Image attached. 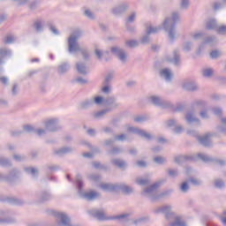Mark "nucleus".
Returning <instances> with one entry per match:
<instances>
[{"label":"nucleus","mask_w":226,"mask_h":226,"mask_svg":"<svg viewBox=\"0 0 226 226\" xmlns=\"http://www.w3.org/2000/svg\"><path fill=\"white\" fill-rule=\"evenodd\" d=\"M181 20V16L178 11H173L171 17H168L162 23V27L168 33L169 39L171 41L176 40V26Z\"/></svg>","instance_id":"1"},{"label":"nucleus","mask_w":226,"mask_h":226,"mask_svg":"<svg viewBox=\"0 0 226 226\" xmlns=\"http://www.w3.org/2000/svg\"><path fill=\"white\" fill-rule=\"evenodd\" d=\"M87 214L90 215L93 218H95V220H98L99 222H107L109 220H119V222H128V216L130 215L128 214H123L115 216H109L103 210H98V209H90L87 211Z\"/></svg>","instance_id":"2"},{"label":"nucleus","mask_w":226,"mask_h":226,"mask_svg":"<svg viewBox=\"0 0 226 226\" xmlns=\"http://www.w3.org/2000/svg\"><path fill=\"white\" fill-rule=\"evenodd\" d=\"M76 186L78 189V193L81 199H84L85 200H88L91 202L92 200H95V199H98L100 197V193L91 191L88 192H84V182L82 181V176L80 174H78L76 176Z\"/></svg>","instance_id":"3"},{"label":"nucleus","mask_w":226,"mask_h":226,"mask_svg":"<svg viewBox=\"0 0 226 226\" xmlns=\"http://www.w3.org/2000/svg\"><path fill=\"white\" fill-rule=\"evenodd\" d=\"M160 182H156L152 185L146 187L141 192V195L143 197H147V199H150L152 202H155V200H158L159 199H162V197H163V194H159L157 191L158 188H160Z\"/></svg>","instance_id":"4"},{"label":"nucleus","mask_w":226,"mask_h":226,"mask_svg":"<svg viewBox=\"0 0 226 226\" xmlns=\"http://www.w3.org/2000/svg\"><path fill=\"white\" fill-rule=\"evenodd\" d=\"M150 102L156 107H161L162 109H171L173 112H181V110H183V106L174 107L172 102L162 100L158 96H151Z\"/></svg>","instance_id":"5"},{"label":"nucleus","mask_w":226,"mask_h":226,"mask_svg":"<svg viewBox=\"0 0 226 226\" xmlns=\"http://www.w3.org/2000/svg\"><path fill=\"white\" fill-rule=\"evenodd\" d=\"M162 26H155V27L151 26H147L146 34L140 38V43H142V45H147L151 43V34H156V33H158L159 31H162Z\"/></svg>","instance_id":"6"},{"label":"nucleus","mask_w":226,"mask_h":226,"mask_svg":"<svg viewBox=\"0 0 226 226\" xmlns=\"http://www.w3.org/2000/svg\"><path fill=\"white\" fill-rule=\"evenodd\" d=\"M84 34L82 30L76 29L68 38V50H73L75 47H79V39Z\"/></svg>","instance_id":"7"},{"label":"nucleus","mask_w":226,"mask_h":226,"mask_svg":"<svg viewBox=\"0 0 226 226\" xmlns=\"http://www.w3.org/2000/svg\"><path fill=\"white\" fill-rule=\"evenodd\" d=\"M53 215L59 220L58 225L60 226H80L79 224L72 225V219L63 212H53Z\"/></svg>","instance_id":"8"},{"label":"nucleus","mask_w":226,"mask_h":226,"mask_svg":"<svg viewBox=\"0 0 226 226\" xmlns=\"http://www.w3.org/2000/svg\"><path fill=\"white\" fill-rule=\"evenodd\" d=\"M121 106V103L117 102V98L114 95L108 96L104 100V107L106 108V110H109V112H112V110H116V109H119Z\"/></svg>","instance_id":"9"},{"label":"nucleus","mask_w":226,"mask_h":226,"mask_svg":"<svg viewBox=\"0 0 226 226\" xmlns=\"http://www.w3.org/2000/svg\"><path fill=\"white\" fill-rule=\"evenodd\" d=\"M127 132L130 133H134L135 135H139L141 137V139H146V140H153V139H154L151 133L138 127L130 126L127 128Z\"/></svg>","instance_id":"10"},{"label":"nucleus","mask_w":226,"mask_h":226,"mask_svg":"<svg viewBox=\"0 0 226 226\" xmlns=\"http://www.w3.org/2000/svg\"><path fill=\"white\" fill-rule=\"evenodd\" d=\"M44 126L47 132H59V130L63 128V126L59 124V119L57 118H51L49 120H47L44 123Z\"/></svg>","instance_id":"11"},{"label":"nucleus","mask_w":226,"mask_h":226,"mask_svg":"<svg viewBox=\"0 0 226 226\" xmlns=\"http://www.w3.org/2000/svg\"><path fill=\"white\" fill-rule=\"evenodd\" d=\"M20 171L18 169H12L8 175H3V180L9 185H13L16 179H19Z\"/></svg>","instance_id":"12"},{"label":"nucleus","mask_w":226,"mask_h":226,"mask_svg":"<svg viewBox=\"0 0 226 226\" xmlns=\"http://www.w3.org/2000/svg\"><path fill=\"white\" fill-rule=\"evenodd\" d=\"M110 52L113 56H117L122 63H126V51L119 46H113L110 48Z\"/></svg>","instance_id":"13"},{"label":"nucleus","mask_w":226,"mask_h":226,"mask_svg":"<svg viewBox=\"0 0 226 226\" xmlns=\"http://www.w3.org/2000/svg\"><path fill=\"white\" fill-rule=\"evenodd\" d=\"M197 156L200 160H201V162H205V163H207V162H213L214 163H217L218 165H221V166H225L226 164L225 160L212 158L204 154H198Z\"/></svg>","instance_id":"14"},{"label":"nucleus","mask_w":226,"mask_h":226,"mask_svg":"<svg viewBox=\"0 0 226 226\" xmlns=\"http://www.w3.org/2000/svg\"><path fill=\"white\" fill-rule=\"evenodd\" d=\"M11 213L9 210L0 211V223H15V218L10 217Z\"/></svg>","instance_id":"15"},{"label":"nucleus","mask_w":226,"mask_h":226,"mask_svg":"<svg viewBox=\"0 0 226 226\" xmlns=\"http://www.w3.org/2000/svg\"><path fill=\"white\" fill-rule=\"evenodd\" d=\"M169 63L174 64V66H181V53L179 49H174L172 53V57H168Z\"/></svg>","instance_id":"16"},{"label":"nucleus","mask_w":226,"mask_h":226,"mask_svg":"<svg viewBox=\"0 0 226 226\" xmlns=\"http://www.w3.org/2000/svg\"><path fill=\"white\" fill-rule=\"evenodd\" d=\"M24 132H26V133H37L39 137H41V135H45L46 133L45 129H34L31 124L23 125V133Z\"/></svg>","instance_id":"17"},{"label":"nucleus","mask_w":226,"mask_h":226,"mask_svg":"<svg viewBox=\"0 0 226 226\" xmlns=\"http://www.w3.org/2000/svg\"><path fill=\"white\" fill-rule=\"evenodd\" d=\"M128 8H130V5L127 3H123L117 7L112 9L113 15H123V13L126 12L128 11Z\"/></svg>","instance_id":"18"},{"label":"nucleus","mask_w":226,"mask_h":226,"mask_svg":"<svg viewBox=\"0 0 226 226\" xmlns=\"http://www.w3.org/2000/svg\"><path fill=\"white\" fill-rule=\"evenodd\" d=\"M100 188H102L103 192L112 193L113 192H118V184H101Z\"/></svg>","instance_id":"19"},{"label":"nucleus","mask_w":226,"mask_h":226,"mask_svg":"<svg viewBox=\"0 0 226 226\" xmlns=\"http://www.w3.org/2000/svg\"><path fill=\"white\" fill-rule=\"evenodd\" d=\"M195 160H197V157L193 155H178L175 157V162L178 164L185 163V162H193Z\"/></svg>","instance_id":"20"},{"label":"nucleus","mask_w":226,"mask_h":226,"mask_svg":"<svg viewBox=\"0 0 226 226\" xmlns=\"http://www.w3.org/2000/svg\"><path fill=\"white\" fill-rule=\"evenodd\" d=\"M160 77H162L166 82H172V72L169 68H164L160 71Z\"/></svg>","instance_id":"21"},{"label":"nucleus","mask_w":226,"mask_h":226,"mask_svg":"<svg viewBox=\"0 0 226 226\" xmlns=\"http://www.w3.org/2000/svg\"><path fill=\"white\" fill-rule=\"evenodd\" d=\"M71 54L73 52H80V54L83 56V59L85 61H89V52L87 49L80 48V46H76L74 49L68 50Z\"/></svg>","instance_id":"22"},{"label":"nucleus","mask_w":226,"mask_h":226,"mask_svg":"<svg viewBox=\"0 0 226 226\" xmlns=\"http://www.w3.org/2000/svg\"><path fill=\"white\" fill-rule=\"evenodd\" d=\"M93 105H94V101H93V99H87L79 102L78 109L79 110H87V109L93 107Z\"/></svg>","instance_id":"23"},{"label":"nucleus","mask_w":226,"mask_h":226,"mask_svg":"<svg viewBox=\"0 0 226 226\" xmlns=\"http://www.w3.org/2000/svg\"><path fill=\"white\" fill-rule=\"evenodd\" d=\"M0 200L1 202H8V204H12L13 206H22L24 204L22 200L17 198L5 197L4 199H0Z\"/></svg>","instance_id":"24"},{"label":"nucleus","mask_w":226,"mask_h":226,"mask_svg":"<svg viewBox=\"0 0 226 226\" xmlns=\"http://www.w3.org/2000/svg\"><path fill=\"white\" fill-rule=\"evenodd\" d=\"M185 121L188 123V124H192V123H197L198 124H200V119L197 118L192 111H189L185 114Z\"/></svg>","instance_id":"25"},{"label":"nucleus","mask_w":226,"mask_h":226,"mask_svg":"<svg viewBox=\"0 0 226 226\" xmlns=\"http://www.w3.org/2000/svg\"><path fill=\"white\" fill-rule=\"evenodd\" d=\"M70 64L68 62H64L58 65L57 72L59 75H64V73L70 72Z\"/></svg>","instance_id":"26"},{"label":"nucleus","mask_w":226,"mask_h":226,"mask_svg":"<svg viewBox=\"0 0 226 226\" xmlns=\"http://www.w3.org/2000/svg\"><path fill=\"white\" fill-rule=\"evenodd\" d=\"M76 69L79 75H87V66H86V63L78 62L76 64Z\"/></svg>","instance_id":"27"},{"label":"nucleus","mask_w":226,"mask_h":226,"mask_svg":"<svg viewBox=\"0 0 226 226\" xmlns=\"http://www.w3.org/2000/svg\"><path fill=\"white\" fill-rule=\"evenodd\" d=\"M211 137V135L207 134L203 137H198V141L200 142V144H201V146H204V147H209L211 146V141L209 140V138Z\"/></svg>","instance_id":"28"},{"label":"nucleus","mask_w":226,"mask_h":226,"mask_svg":"<svg viewBox=\"0 0 226 226\" xmlns=\"http://www.w3.org/2000/svg\"><path fill=\"white\" fill-rule=\"evenodd\" d=\"M34 29L36 33H43V19H38L34 22L33 25Z\"/></svg>","instance_id":"29"},{"label":"nucleus","mask_w":226,"mask_h":226,"mask_svg":"<svg viewBox=\"0 0 226 226\" xmlns=\"http://www.w3.org/2000/svg\"><path fill=\"white\" fill-rule=\"evenodd\" d=\"M172 210V207L170 206H164V207H160L154 210V215H160V213H162L167 216L169 215L170 211Z\"/></svg>","instance_id":"30"},{"label":"nucleus","mask_w":226,"mask_h":226,"mask_svg":"<svg viewBox=\"0 0 226 226\" xmlns=\"http://www.w3.org/2000/svg\"><path fill=\"white\" fill-rule=\"evenodd\" d=\"M118 192H123L125 195H130V193H133V188L124 184H118Z\"/></svg>","instance_id":"31"},{"label":"nucleus","mask_w":226,"mask_h":226,"mask_svg":"<svg viewBox=\"0 0 226 226\" xmlns=\"http://www.w3.org/2000/svg\"><path fill=\"white\" fill-rule=\"evenodd\" d=\"M52 200V194L48 191H42L39 195V202H47Z\"/></svg>","instance_id":"32"},{"label":"nucleus","mask_w":226,"mask_h":226,"mask_svg":"<svg viewBox=\"0 0 226 226\" xmlns=\"http://www.w3.org/2000/svg\"><path fill=\"white\" fill-rule=\"evenodd\" d=\"M73 151V148L70 147H64L62 148H59L58 150H55V154H57V156H63L64 154H68V153H72Z\"/></svg>","instance_id":"33"},{"label":"nucleus","mask_w":226,"mask_h":226,"mask_svg":"<svg viewBox=\"0 0 226 226\" xmlns=\"http://www.w3.org/2000/svg\"><path fill=\"white\" fill-rule=\"evenodd\" d=\"M183 87L185 91H197V84L193 81L184 82Z\"/></svg>","instance_id":"34"},{"label":"nucleus","mask_w":226,"mask_h":226,"mask_svg":"<svg viewBox=\"0 0 226 226\" xmlns=\"http://www.w3.org/2000/svg\"><path fill=\"white\" fill-rule=\"evenodd\" d=\"M24 170L26 172V174H31L32 177H34L35 179L38 177V174H40L38 169L34 167H26L24 168Z\"/></svg>","instance_id":"35"},{"label":"nucleus","mask_w":226,"mask_h":226,"mask_svg":"<svg viewBox=\"0 0 226 226\" xmlns=\"http://www.w3.org/2000/svg\"><path fill=\"white\" fill-rule=\"evenodd\" d=\"M207 29L211 30H218V24L216 23V19H209L206 24Z\"/></svg>","instance_id":"36"},{"label":"nucleus","mask_w":226,"mask_h":226,"mask_svg":"<svg viewBox=\"0 0 226 226\" xmlns=\"http://www.w3.org/2000/svg\"><path fill=\"white\" fill-rule=\"evenodd\" d=\"M111 163L115 165V167H118V169H124V167H126V162L121 159H112Z\"/></svg>","instance_id":"37"},{"label":"nucleus","mask_w":226,"mask_h":226,"mask_svg":"<svg viewBox=\"0 0 226 226\" xmlns=\"http://www.w3.org/2000/svg\"><path fill=\"white\" fill-rule=\"evenodd\" d=\"M60 167L58 165H46L45 172L49 176V174H52V172H56L59 170Z\"/></svg>","instance_id":"38"},{"label":"nucleus","mask_w":226,"mask_h":226,"mask_svg":"<svg viewBox=\"0 0 226 226\" xmlns=\"http://www.w3.org/2000/svg\"><path fill=\"white\" fill-rule=\"evenodd\" d=\"M109 111L107 109H102L100 111L94 113V119H102V117H104L106 114H109Z\"/></svg>","instance_id":"39"},{"label":"nucleus","mask_w":226,"mask_h":226,"mask_svg":"<svg viewBox=\"0 0 226 226\" xmlns=\"http://www.w3.org/2000/svg\"><path fill=\"white\" fill-rule=\"evenodd\" d=\"M149 216L139 217L132 221L133 225H142V223H147L149 222Z\"/></svg>","instance_id":"40"},{"label":"nucleus","mask_w":226,"mask_h":226,"mask_svg":"<svg viewBox=\"0 0 226 226\" xmlns=\"http://www.w3.org/2000/svg\"><path fill=\"white\" fill-rule=\"evenodd\" d=\"M215 43H216V37L215 36H208L205 38L203 41V45H210L211 47H213Z\"/></svg>","instance_id":"41"},{"label":"nucleus","mask_w":226,"mask_h":226,"mask_svg":"<svg viewBox=\"0 0 226 226\" xmlns=\"http://www.w3.org/2000/svg\"><path fill=\"white\" fill-rule=\"evenodd\" d=\"M136 183L139 185V186H149L151 180H149V178H137Z\"/></svg>","instance_id":"42"},{"label":"nucleus","mask_w":226,"mask_h":226,"mask_svg":"<svg viewBox=\"0 0 226 226\" xmlns=\"http://www.w3.org/2000/svg\"><path fill=\"white\" fill-rule=\"evenodd\" d=\"M169 177H172V179H176L177 176H179V170L177 169H168L167 170Z\"/></svg>","instance_id":"43"},{"label":"nucleus","mask_w":226,"mask_h":226,"mask_svg":"<svg viewBox=\"0 0 226 226\" xmlns=\"http://www.w3.org/2000/svg\"><path fill=\"white\" fill-rule=\"evenodd\" d=\"M125 47H128V49H136V47H139V41L128 40L125 41Z\"/></svg>","instance_id":"44"},{"label":"nucleus","mask_w":226,"mask_h":226,"mask_svg":"<svg viewBox=\"0 0 226 226\" xmlns=\"http://www.w3.org/2000/svg\"><path fill=\"white\" fill-rule=\"evenodd\" d=\"M0 166L1 167H11V162L8 158L0 156Z\"/></svg>","instance_id":"45"},{"label":"nucleus","mask_w":226,"mask_h":226,"mask_svg":"<svg viewBox=\"0 0 226 226\" xmlns=\"http://www.w3.org/2000/svg\"><path fill=\"white\" fill-rule=\"evenodd\" d=\"M114 79V72H109L103 81L104 86H109L110 82H112V79Z\"/></svg>","instance_id":"46"},{"label":"nucleus","mask_w":226,"mask_h":226,"mask_svg":"<svg viewBox=\"0 0 226 226\" xmlns=\"http://www.w3.org/2000/svg\"><path fill=\"white\" fill-rule=\"evenodd\" d=\"M166 220H169V222H172V220H177V218H180L176 215V213L170 211L169 214L165 215Z\"/></svg>","instance_id":"47"},{"label":"nucleus","mask_w":226,"mask_h":226,"mask_svg":"<svg viewBox=\"0 0 226 226\" xmlns=\"http://www.w3.org/2000/svg\"><path fill=\"white\" fill-rule=\"evenodd\" d=\"M188 190H190V185H188V182H183L180 185V192H182V193H188Z\"/></svg>","instance_id":"48"},{"label":"nucleus","mask_w":226,"mask_h":226,"mask_svg":"<svg viewBox=\"0 0 226 226\" xmlns=\"http://www.w3.org/2000/svg\"><path fill=\"white\" fill-rule=\"evenodd\" d=\"M94 103H95V105H102V103H103V105H105V98L102 97V96H95L93 99Z\"/></svg>","instance_id":"49"},{"label":"nucleus","mask_w":226,"mask_h":226,"mask_svg":"<svg viewBox=\"0 0 226 226\" xmlns=\"http://www.w3.org/2000/svg\"><path fill=\"white\" fill-rule=\"evenodd\" d=\"M190 8V0H181L180 1V9L188 10Z\"/></svg>","instance_id":"50"},{"label":"nucleus","mask_w":226,"mask_h":226,"mask_svg":"<svg viewBox=\"0 0 226 226\" xmlns=\"http://www.w3.org/2000/svg\"><path fill=\"white\" fill-rule=\"evenodd\" d=\"M123 149L119 147H113L108 153L109 154H119V153H122Z\"/></svg>","instance_id":"51"},{"label":"nucleus","mask_w":226,"mask_h":226,"mask_svg":"<svg viewBox=\"0 0 226 226\" xmlns=\"http://www.w3.org/2000/svg\"><path fill=\"white\" fill-rule=\"evenodd\" d=\"M90 181H94V183H99L102 180V177L98 174H92L88 176Z\"/></svg>","instance_id":"52"},{"label":"nucleus","mask_w":226,"mask_h":226,"mask_svg":"<svg viewBox=\"0 0 226 226\" xmlns=\"http://www.w3.org/2000/svg\"><path fill=\"white\" fill-rule=\"evenodd\" d=\"M137 19V12H132V14L127 18L126 24H133Z\"/></svg>","instance_id":"53"},{"label":"nucleus","mask_w":226,"mask_h":226,"mask_svg":"<svg viewBox=\"0 0 226 226\" xmlns=\"http://www.w3.org/2000/svg\"><path fill=\"white\" fill-rule=\"evenodd\" d=\"M186 224L184 222H181V217H177L174 222H170V226H185Z\"/></svg>","instance_id":"54"},{"label":"nucleus","mask_w":226,"mask_h":226,"mask_svg":"<svg viewBox=\"0 0 226 226\" xmlns=\"http://www.w3.org/2000/svg\"><path fill=\"white\" fill-rule=\"evenodd\" d=\"M6 56H11V50L7 49H0V57H6Z\"/></svg>","instance_id":"55"},{"label":"nucleus","mask_w":226,"mask_h":226,"mask_svg":"<svg viewBox=\"0 0 226 226\" xmlns=\"http://www.w3.org/2000/svg\"><path fill=\"white\" fill-rule=\"evenodd\" d=\"M194 105H197L200 109H206V107H207V102L206 101L199 100L194 102Z\"/></svg>","instance_id":"56"},{"label":"nucleus","mask_w":226,"mask_h":226,"mask_svg":"<svg viewBox=\"0 0 226 226\" xmlns=\"http://www.w3.org/2000/svg\"><path fill=\"white\" fill-rule=\"evenodd\" d=\"M154 163H157V165H163L165 163V157L162 156H155L154 158Z\"/></svg>","instance_id":"57"},{"label":"nucleus","mask_w":226,"mask_h":226,"mask_svg":"<svg viewBox=\"0 0 226 226\" xmlns=\"http://www.w3.org/2000/svg\"><path fill=\"white\" fill-rule=\"evenodd\" d=\"M215 188H219V189L225 188V182H223V180L222 179H216L215 181Z\"/></svg>","instance_id":"58"},{"label":"nucleus","mask_w":226,"mask_h":226,"mask_svg":"<svg viewBox=\"0 0 226 226\" xmlns=\"http://www.w3.org/2000/svg\"><path fill=\"white\" fill-rule=\"evenodd\" d=\"M38 4H40V1L38 0H34L32 1L29 4H28V8L29 10H36V8H38Z\"/></svg>","instance_id":"59"},{"label":"nucleus","mask_w":226,"mask_h":226,"mask_svg":"<svg viewBox=\"0 0 226 226\" xmlns=\"http://www.w3.org/2000/svg\"><path fill=\"white\" fill-rule=\"evenodd\" d=\"M166 126H168V128H172L173 126H176V124H177V121L174 118H171L170 120H167L165 122Z\"/></svg>","instance_id":"60"},{"label":"nucleus","mask_w":226,"mask_h":226,"mask_svg":"<svg viewBox=\"0 0 226 226\" xmlns=\"http://www.w3.org/2000/svg\"><path fill=\"white\" fill-rule=\"evenodd\" d=\"M145 121H147V117L146 116H138L134 117L135 123H144Z\"/></svg>","instance_id":"61"},{"label":"nucleus","mask_w":226,"mask_h":226,"mask_svg":"<svg viewBox=\"0 0 226 226\" xmlns=\"http://www.w3.org/2000/svg\"><path fill=\"white\" fill-rule=\"evenodd\" d=\"M11 137H20L22 133H24V131L22 130H13L10 132Z\"/></svg>","instance_id":"62"},{"label":"nucleus","mask_w":226,"mask_h":226,"mask_svg":"<svg viewBox=\"0 0 226 226\" xmlns=\"http://www.w3.org/2000/svg\"><path fill=\"white\" fill-rule=\"evenodd\" d=\"M218 34H226V25H222L217 27Z\"/></svg>","instance_id":"63"},{"label":"nucleus","mask_w":226,"mask_h":226,"mask_svg":"<svg viewBox=\"0 0 226 226\" xmlns=\"http://www.w3.org/2000/svg\"><path fill=\"white\" fill-rule=\"evenodd\" d=\"M203 77H213V69H205L203 70Z\"/></svg>","instance_id":"64"}]
</instances>
